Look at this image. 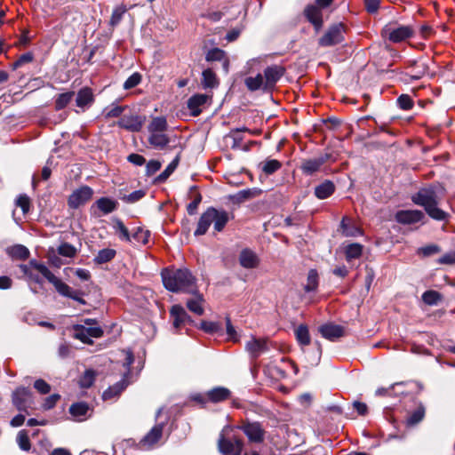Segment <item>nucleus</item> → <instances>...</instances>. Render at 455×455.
<instances>
[{
  "instance_id": "obj_33",
  "label": "nucleus",
  "mask_w": 455,
  "mask_h": 455,
  "mask_svg": "<svg viewBox=\"0 0 455 455\" xmlns=\"http://www.w3.org/2000/svg\"><path fill=\"white\" fill-rule=\"evenodd\" d=\"M244 84L251 92L262 90L265 92V79L263 75L258 74L255 76H248L244 79Z\"/></svg>"
},
{
  "instance_id": "obj_32",
  "label": "nucleus",
  "mask_w": 455,
  "mask_h": 455,
  "mask_svg": "<svg viewBox=\"0 0 455 455\" xmlns=\"http://www.w3.org/2000/svg\"><path fill=\"white\" fill-rule=\"evenodd\" d=\"M202 86L204 89H213L218 87L219 79L211 68L204 69L202 73Z\"/></svg>"
},
{
  "instance_id": "obj_12",
  "label": "nucleus",
  "mask_w": 455,
  "mask_h": 455,
  "mask_svg": "<svg viewBox=\"0 0 455 455\" xmlns=\"http://www.w3.org/2000/svg\"><path fill=\"white\" fill-rule=\"evenodd\" d=\"M245 350L253 359L258 358L261 354L269 350L268 340L251 337L245 344Z\"/></svg>"
},
{
  "instance_id": "obj_23",
  "label": "nucleus",
  "mask_w": 455,
  "mask_h": 455,
  "mask_svg": "<svg viewBox=\"0 0 455 455\" xmlns=\"http://www.w3.org/2000/svg\"><path fill=\"white\" fill-rule=\"evenodd\" d=\"M30 265L39 273H41L51 283H52L56 291L63 283V282L58 277H56L45 265L42 263H37L35 260H31Z\"/></svg>"
},
{
  "instance_id": "obj_18",
  "label": "nucleus",
  "mask_w": 455,
  "mask_h": 455,
  "mask_svg": "<svg viewBox=\"0 0 455 455\" xmlns=\"http://www.w3.org/2000/svg\"><path fill=\"white\" fill-rule=\"evenodd\" d=\"M212 208V224L214 231L216 232H221L225 228L227 223L231 219V215L223 209H216L214 207Z\"/></svg>"
},
{
  "instance_id": "obj_30",
  "label": "nucleus",
  "mask_w": 455,
  "mask_h": 455,
  "mask_svg": "<svg viewBox=\"0 0 455 455\" xmlns=\"http://www.w3.org/2000/svg\"><path fill=\"white\" fill-rule=\"evenodd\" d=\"M57 291L67 298L72 299L82 305H85L86 301L82 298V292L79 291H75L71 287H69L67 283L63 282V283L60 286Z\"/></svg>"
},
{
  "instance_id": "obj_21",
  "label": "nucleus",
  "mask_w": 455,
  "mask_h": 455,
  "mask_svg": "<svg viewBox=\"0 0 455 455\" xmlns=\"http://www.w3.org/2000/svg\"><path fill=\"white\" fill-rule=\"evenodd\" d=\"M212 220H213V218H212V208L209 207L200 216L198 223H197V227L194 232V235L196 236H198V235H203L206 234L210 226L212 224Z\"/></svg>"
},
{
  "instance_id": "obj_26",
  "label": "nucleus",
  "mask_w": 455,
  "mask_h": 455,
  "mask_svg": "<svg viewBox=\"0 0 455 455\" xmlns=\"http://www.w3.org/2000/svg\"><path fill=\"white\" fill-rule=\"evenodd\" d=\"M89 411H90V407L84 402H79V403H73L69 407V413L77 421L84 420L86 419Z\"/></svg>"
},
{
  "instance_id": "obj_6",
  "label": "nucleus",
  "mask_w": 455,
  "mask_h": 455,
  "mask_svg": "<svg viewBox=\"0 0 455 455\" xmlns=\"http://www.w3.org/2000/svg\"><path fill=\"white\" fill-rule=\"evenodd\" d=\"M344 33L345 27L342 23L334 24L319 39L318 44L323 47H330L340 44L344 40Z\"/></svg>"
},
{
  "instance_id": "obj_35",
  "label": "nucleus",
  "mask_w": 455,
  "mask_h": 455,
  "mask_svg": "<svg viewBox=\"0 0 455 455\" xmlns=\"http://www.w3.org/2000/svg\"><path fill=\"white\" fill-rule=\"evenodd\" d=\"M410 67L412 68V69L409 76L412 80L422 78L428 70V67L425 62H419L417 60L410 61Z\"/></svg>"
},
{
  "instance_id": "obj_24",
  "label": "nucleus",
  "mask_w": 455,
  "mask_h": 455,
  "mask_svg": "<svg viewBox=\"0 0 455 455\" xmlns=\"http://www.w3.org/2000/svg\"><path fill=\"white\" fill-rule=\"evenodd\" d=\"M305 16L311 22L316 30L323 26L322 12L318 6L314 4L307 6L304 11Z\"/></svg>"
},
{
  "instance_id": "obj_9",
  "label": "nucleus",
  "mask_w": 455,
  "mask_h": 455,
  "mask_svg": "<svg viewBox=\"0 0 455 455\" xmlns=\"http://www.w3.org/2000/svg\"><path fill=\"white\" fill-rule=\"evenodd\" d=\"M12 403L19 411H26L33 403L32 392L27 387H19L12 394Z\"/></svg>"
},
{
  "instance_id": "obj_63",
  "label": "nucleus",
  "mask_w": 455,
  "mask_h": 455,
  "mask_svg": "<svg viewBox=\"0 0 455 455\" xmlns=\"http://www.w3.org/2000/svg\"><path fill=\"white\" fill-rule=\"evenodd\" d=\"M397 104H398L399 108L403 110H410L413 107V101H412L411 98L407 94H402L397 99Z\"/></svg>"
},
{
  "instance_id": "obj_42",
  "label": "nucleus",
  "mask_w": 455,
  "mask_h": 455,
  "mask_svg": "<svg viewBox=\"0 0 455 455\" xmlns=\"http://www.w3.org/2000/svg\"><path fill=\"white\" fill-rule=\"evenodd\" d=\"M75 92H66L56 96L54 105L56 110L65 108L73 100Z\"/></svg>"
},
{
  "instance_id": "obj_2",
  "label": "nucleus",
  "mask_w": 455,
  "mask_h": 455,
  "mask_svg": "<svg viewBox=\"0 0 455 455\" xmlns=\"http://www.w3.org/2000/svg\"><path fill=\"white\" fill-rule=\"evenodd\" d=\"M161 276L164 287L170 291L192 292L194 290L195 277L187 268H165L162 271Z\"/></svg>"
},
{
  "instance_id": "obj_19",
  "label": "nucleus",
  "mask_w": 455,
  "mask_h": 455,
  "mask_svg": "<svg viewBox=\"0 0 455 455\" xmlns=\"http://www.w3.org/2000/svg\"><path fill=\"white\" fill-rule=\"evenodd\" d=\"M319 332L323 338L333 341L344 335V329L337 324L326 323L319 327Z\"/></svg>"
},
{
  "instance_id": "obj_51",
  "label": "nucleus",
  "mask_w": 455,
  "mask_h": 455,
  "mask_svg": "<svg viewBox=\"0 0 455 455\" xmlns=\"http://www.w3.org/2000/svg\"><path fill=\"white\" fill-rule=\"evenodd\" d=\"M73 329L75 331L74 335H73L75 339H79L82 342L86 343V344L92 343V340L90 339V337L88 336V334H86V332L84 331L85 330V326L81 325V324H76L73 326Z\"/></svg>"
},
{
  "instance_id": "obj_5",
  "label": "nucleus",
  "mask_w": 455,
  "mask_h": 455,
  "mask_svg": "<svg viewBox=\"0 0 455 455\" xmlns=\"http://www.w3.org/2000/svg\"><path fill=\"white\" fill-rule=\"evenodd\" d=\"M237 428L243 432L251 443H261L265 440L266 430L258 421H244Z\"/></svg>"
},
{
  "instance_id": "obj_61",
  "label": "nucleus",
  "mask_w": 455,
  "mask_h": 455,
  "mask_svg": "<svg viewBox=\"0 0 455 455\" xmlns=\"http://www.w3.org/2000/svg\"><path fill=\"white\" fill-rule=\"evenodd\" d=\"M202 202V196L200 193L196 192L194 195V198L191 203L188 204L187 207L188 213L189 215H194L196 213L198 205Z\"/></svg>"
},
{
  "instance_id": "obj_38",
  "label": "nucleus",
  "mask_w": 455,
  "mask_h": 455,
  "mask_svg": "<svg viewBox=\"0 0 455 455\" xmlns=\"http://www.w3.org/2000/svg\"><path fill=\"white\" fill-rule=\"evenodd\" d=\"M294 334L298 343L301 347H305L310 344L311 338L309 334L308 327L306 324H299L295 330Z\"/></svg>"
},
{
  "instance_id": "obj_60",
  "label": "nucleus",
  "mask_w": 455,
  "mask_h": 455,
  "mask_svg": "<svg viewBox=\"0 0 455 455\" xmlns=\"http://www.w3.org/2000/svg\"><path fill=\"white\" fill-rule=\"evenodd\" d=\"M16 205L20 207L23 214H27L30 208V199L27 195H20L16 199Z\"/></svg>"
},
{
  "instance_id": "obj_54",
  "label": "nucleus",
  "mask_w": 455,
  "mask_h": 455,
  "mask_svg": "<svg viewBox=\"0 0 455 455\" xmlns=\"http://www.w3.org/2000/svg\"><path fill=\"white\" fill-rule=\"evenodd\" d=\"M17 443L19 447L25 451H28L31 448L30 440L25 430H20L17 435Z\"/></svg>"
},
{
  "instance_id": "obj_55",
  "label": "nucleus",
  "mask_w": 455,
  "mask_h": 455,
  "mask_svg": "<svg viewBox=\"0 0 455 455\" xmlns=\"http://www.w3.org/2000/svg\"><path fill=\"white\" fill-rule=\"evenodd\" d=\"M180 157L176 156L165 168V170L157 177L158 181H164L174 172L179 164Z\"/></svg>"
},
{
  "instance_id": "obj_17",
  "label": "nucleus",
  "mask_w": 455,
  "mask_h": 455,
  "mask_svg": "<svg viewBox=\"0 0 455 455\" xmlns=\"http://www.w3.org/2000/svg\"><path fill=\"white\" fill-rule=\"evenodd\" d=\"M211 100L208 94H195L188 100V108L190 110L193 116H197L202 112V107L207 104Z\"/></svg>"
},
{
  "instance_id": "obj_1",
  "label": "nucleus",
  "mask_w": 455,
  "mask_h": 455,
  "mask_svg": "<svg viewBox=\"0 0 455 455\" xmlns=\"http://www.w3.org/2000/svg\"><path fill=\"white\" fill-rule=\"evenodd\" d=\"M443 188L439 185H430L419 189L411 196V201L422 206L426 212L434 220H443L447 213L437 207Z\"/></svg>"
},
{
  "instance_id": "obj_45",
  "label": "nucleus",
  "mask_w": 455,
  "mask_h": 455,
  "mask_svg": "<svg viewBox=\"0 0 455 455\" xmlns=\"http://www.w3.org/2000/svg\"><path fill=\"white\" fill-rule=\"evenodd\" d=\"M318 287V274L316 270L311 269L308 272L307 283L304 286L306 292L315 291Z\"/></svg>"
},
{
  "instance_id": "obj_27",
  "label": "nucleus",
  "mask_w": 455,
  "mask_h": 455,
  "mask_svg": "<svg viewBox=\"0 0 455 455\" xmlns=\"http://www.w3.org/2000/svg\"><path fill=\"white\" fill-rule=\"evenodd\" d=\"M335 191V185L331 180H325L315 188V196L318 199H326Z\"/></svg>"
},
{
  "instance_id": "obj_13",
  "label": "nucleus",
  "mask_w": 455,
  "mask_h": 455,
  "mask_svg": "<svg viewBox=\"0 0 455 455\" xmlns=\"http://www.w3.org/2000/svg\"><path fill=\"white\" fill-rule=\"evenodd\" d=\"M94 102V94L92 90L90 87H83L81 88L76 98V105L80 110H76V112H84L88 108H90Z\"/></svg>"
},
{
  "instance_id": "obj_52",
  "label": "nucleus",
  "mask_w": 455,
  "mask_h": 455,
  "mask_svg": "<svg viewBox=\"0 0 455 455\" xmlns=\"http://www.w3.org/2000/svg\"><path fill=\"white\" fill-rule=\"evenodd\" d=\"M73 329L75 331L74 335H73L75 339H79L82 342L86 343V344L92 343V340L90 339V337L88 336V334H86V332L84 331L85 330V326L81 325V324H76L73 326Z\"/></svg>"
},
{
  "instance_id": "obj_8",
  "label": "nucleus",
  "mask_w": 455,
  "mask_h": 455,
  "mask_svg": "<svg viewBox=\"0 0 455 455\" xmlns=\"http://www.w3.org/2000/svg\"><path fill=\"white\" fill-rule=\"evenodd\" d=\"M146 122V116L137 114H124L116 123L117 125L131 132H138Z\"/></svg>"
},
{
  "instance_id": "obj_40",
  "label": "nucleus",
  "mask_w": 455,
  "mask_h": 455,
  "mask_svg": "<svg viewBox=\"0 0 455 455\" xmlns=\"http://www.w3.org/2000/svg\"><path fill=\"white\" fill-rule=\"evenodd\" d=\"M113 228L121 241L132 242L131 234L121 220L116 219L114 220Z\"/></svg>"
},
{
  "instance_id": "obj_15",
  "label": "nucleus",
  "mask_w": 455,
  "mask_h": 455,
  "mask_svg": "<svg viewBox=\"0 0 455 455\" xmlns=\"http://www.w3.org/2000/svg\"><path fill=\"white\" fill-rule=\"evenodd\" d=\"M170 314L171 317L172 318L173 327L177 330L192 322L191 317L180 305L172 306Z\"/></svg>"
},
{
  "instance_id": "obj_57",
  "label": "nucleus",
  "mask_w": 455,
  "mask_h": 455,
  "mask_svg": "<svg viewBox=\"0 0 455 455\" xmlns=\"http://www.w3.org/2000/svg\"><path fill=\"white\" fill-rule=\"evenodd\" d=\"M124 108L125 107L113 104L106 108L103 111V114L106 118L118 117L122 115Z\"/></svg>"
},
{
  "instance_id": "obj_16",
  "label": "nucleus",
  "mask_w": 455,
  "mask_h": 455,
  "mask_svg": "<svg viewBox=\"0 0 455 455\" xmlns=\"http://www.w3.org/2000/svg\"><path fill=\"white\" fill-rule=\"evenodd\" d=\"M424 214L419 210H402L395 213V220L401 224H413L420 221Z\"/></svg>"
},
{
  "instance_id": "obj_25",
  "label": "nucleus",
  "mask_w": 455,
  "mask_h": 455,
  "mask_svg": "<svg viewBox=\"0 0 455 455\" xmlns=\"http://www.w3.org/2000/svg\"><path fill=\"white\" fill-rule=\"evenodd\" d=\"M426 414L425 406L419 403L411 411L407 413L405 423L407 427H414L423 420Z\"/></svg>"
},
{
  "instance_id": "obj_62",
  "label": "nucleus",
  "mask_w": 455,
  "mask_h": 455,
  "mask_svg": "<svg viewBox=\"0 0 455 455\" xmlns=\"http://www.w3.org/2000/svg\"><path fill=\"white\" fill-rule=\"evenodd\" d=\"M141 81V76L138 72L130 76L124 84V88L129 90L137 86Z\"/></svg>"
},
{
  "instance_id": "obj_64",
  "label": "nucleus",
  "mask_w": 455,
  "mask_h": 455,
  "mask_svg": "<svg viewBox=\"0 0 455 455\" xmlns=\"http://www.w3.org/2000/svg\"><path fill=\"white\" fill-rule=\"evenodd\" d=\"M145 196V192L141 189L133 191L130 193L129 195H126L123 197V200L129 204H133L135 202H138L141 198H143Z\"/></svg>"
},
{
  "instance_id": "obj_37",
  "label": "nucleus",
  "mask_w": 455,
  "mask_h": 455,
  "mask_svg": "<svg viewBox=\"0 0 455 455\" xmlns=\"http://www.w3.org/2000/svg\"><path fill=\"white\" fill-rule=\"evenodd\" d=\"M230 394L231 392L229 389L223 387H218L210 390L207 395L210 401L213 403H220L229 398Z\"/></svg>"
},
{
  "instance_id": "obj_3",
  "label": "nucleus",
  "mask_w": 455,
  "mask_h": 455,
  "mask_svg": "<svg viewBox=\"0 0 455 455\" xmlns=\"http://www.w3.org/2000/svg\"><path fill=\"white\" fill-rule=\"evenodd\" d=\"M230 431L231 429L226 427L220 434L218 440L219 451L226 455H241L243 443L240 438L229 435Z\"/></svg>"
},
{
  "instance_id": "obj_59",
  "label": "nucleus",
  "mask_w": 455,
  "mask_h": 455,
  "mask_svg": "<svg viewBox=\"0 0 455 455\" xmlns=\"http://www.w3.org/2000/svg\"><path fill=\"white\" fill-rule=\"evenodd\" d=\"M58 253L64 257L73 258L76 254V249L73 245L64 243L59 246Z\"/></svg>"
},
{
  "instance_id": "obj_47",
  "label": "nucleus",
  "mask_w": 455,
  "mask_h": 455,
  "mask_svg": "<svg viewBox=\"0 0 455 455\" xmlns=\"http://www.w3.org/2000/svg\"><path fill=\"white\" fill-rule=\"evenodd\" d=\"M127 8L124 4L116 6L112 12L109 24L112 27L117 26L123 19L124 14L127 12Z\"/></svg>"
},
{
  "instance_id": "obj_46",
  "label": "nucleus",
  "mask_w": 455,
  "mask_h": 455,
  "mask_svg": "<svg viewBox=\"0 0 455 455\" xmlns=\"http://www.w3.org/2000/svg\"><path fill=\"white\" fill-rule=\"evenodd\" d=\"M422 300L429 306L437 305L442 300V295L434 290H429L422 294Z\"/></svg>"
},
{
  "instance_id": "obj_58",
  "label": "nucleus",
  "mask_w": 455,
  "mask_h": 455,
  "mask_svg": "<svg viewBox=\"0 0 455 455\" xmlns=\"http://www.w3.org/2000/svg\"><path fill=\"white\" fill-rule=\"evenodd\" d=\"M95 379V373L92 370H86L80 379V386L84 388L90 387Z\"/></svg>"
},
{
  "instance_id": "obj_53",
  "label": "nucleus",
  "mask_w": 455,
  "mask_h": 455,
  "mask_svg": "<svg viewBox=\"0 0 455 455\" xmlns=\"http://www.w3.org/2000/svg\"><path fill=\"white\" fill-rule=\"evenodd\" d=\"M262 164V171L267 175L273 174L282 166L281 163L275 159L267 160Z\"/></svg>"
},
{
  "instance_id": "obj_14",
  "label": "nucleus",
  "mask_w": 455,
  "mask_h": 455,
  "mask_svg": "<svg viewBox=\"0 0 455 455\" xmlns=\"http://www.w3.org/2000/svg\"><path fill=\"white\" fill-rule=\"evenodd\" d=\"M164 423L156 425L140 442L141 449H151L162 437Z\"/></svg>"
},
{
  "instance_id": "obj_39",
  "label": "nucleus",
  "mask_w": 455,
  "mask_h": 455,
  "mask_svg": "<svg viewBox=\"0 0 455 455\" xmlns=\"http://www.w3.org/2000/svg\"><path fill=\"white\" fill-rule=\"evenodd\" d=\"M127 387L126 380L124 379L119 382L116 383L112 387H109L102 394L103 400L112 399L121 394V392Z\"/></svg>"
},
{
  "instance_id": "obj_7",
  "label": "nucleus",
  "mask_w": 455,
  "mask_h": 455,
  "mask_svg": "<svg viewBox=\"0 0 455 455\" xmlns=\"http://www.w3.org/2000/svg\"><path fill=\"white\" fill-rule=\"evenodd\" d=\"M93 196V190L89 186H82L73 191L68 196V205L71 209H77L89 202Z\"/></svg>"
},
{
  "instance_id": "obj_29",
  "label": "nucleus",
  "mask_w": 455,
  "mask_h": 455,
  "mask_svg": "<svg viewBox=\"0 0 455 455\" xmlns=\"http://www.w3.org/2000/svg\"><path fill=\"white\" fill-rule=\"evenodd\" d=\"M261 189L259 188H247L237 192L235 195L232 196V200L234 203L241 204L249 199L255 198L261 194Z\"/></svg>"
},
{
  "instance_id": "obj_36",
  "label": "nucleus",
  "mask_w": 455,
  "mask_h": 455,
  "mask_svg": "<svg viewBox=\"0 0 455 455\" xmlns=\"http://www.w3.org/2000/svg\"><path fill=\"white\" fill-rule=\"evenodd\" d=\"M363 246L358 243H352L345 247L344 252L346 260L351 262L353 259H359L363 254Z\"/></svg>"
},
{
  "instance_id": "obj_31",
  "label": "nucleus",
  "mask_w": 455,
  "mask_h": 455,
  "mask_svg": "<svg viewBox=\"0 0 455 455\" xmlns=\"http://www.w3.org/2000/svg\"><path fill=\"white\" fill-rule=\"evenodd\" d=\"M95 205L104 215H106L116 211L118 203L109 197H100L95 202Z\"/></svg>"
},
{
  "instance_id": "obj_10",
  "label": "nucleus",
  "mask_w": 455,
  "mask_h": 455,
  "mask_svg": "<svg viewBox=\"0 0 455 455\" xmlns=\"http://www.w3.org/2000/svg\"><path fill=\"white\" fill-rule=\"evenodd\" d=\"M283 74L284 68L281 66L273 65L267 67L264 70L263 75L265 79V92H270Z\"/></svg>"
},
{
  "instance_id": "obj_41",
  "label": "nucleus",
  "mask_w": 455,
  "mask_h": 455,
  "mask_svg": "<svg viewBox=\"0 0 455 455\" xmlns=\"http://www.w3.org/2000/svg\"><path fill=\"white\" fill-rule=\"evenodd\" d=\"M168 124L166 118L164 116H156L152 119L148 126L149 133L165 132L167 130Z\"/></svg>"
},
{
  "instance_id": "obj_49",
  "label": "nucleus",
  "mask_w": 455,
  "mask_h": 455,
  "mask_svg": "<svg viewBox=\"0 0 455 455\" xmlns=\"http://www.w3.org/2000/svg\"><path fill=\"white\" fill-rule=\"evenodd\" d=\"M116 251L113 249H102L95 257V261L99 264H103L110 261L116 256Z\"/></svg>"
},
{
  "instance_id": "obj_34",
  "label": "nucleus",
  "mask_w": 455,
  "mask_h": 455,
  "mask_svg": "<svg viewBox=\"0 0 455 455\" xmlns=\"http://www.w3.org/2000/svg\"><path fill=\"white\" fill-rule=\"evenodd\" d=\"M7 254L14 259L25 260L29 257L28 249L21 244H16L6 249Z\"/></svg>"
},
{
  "instance_id": "obj_20",
  "label": "nucleus",
  "mask_w": 455,
  "mask_h": 455,
  "mask_svg": "<svg viewBox=\"0 0 455 455\" xmlns=\"http://www.w3.org/2000/svg\"><path fill=\"white\" fill-rule=\"evenodd\" d=\"M239 263L244 268H255L259 264L257 254L250 249H243L239 254Z\"/></svg>"
},
{
  "instance_id": "obj_28",
  "label": "nucleus",
  "mask_w": 455,
  "mask_h": 455,
  "mask_svg": "<svg viewBox=\"0 0 455 455\" xmlns=\"http://www.w3.org/2000/svg\"><path fill=\"white\" fill-rule=\"evenodd\" d=\"M149 134L148 142L155 148L163 149L171 141L170 138L164 133V132H153Z\"/></svg>"
},
{
  "instance_id": "obj_43",
  "label": "nucleus",
  "mask_w": 455,
  "mask_h": 455,
  "mask_svg": "<svg viewBox=\"0 0 455 455\" xmlns=\"http://www.w3.org/2000/svg\"><path fill=\"white\" fill-rule=\"evenodd\" d=\"M226 140H230V147L232 149H240L242 148V141L243 138L237 134V130H231L230 132L226 135ZM243 150H249L248 147L243 148Z\"/></svg>"
},
{
  "instance_id": "obj_48",
  "label": "nucleus",
  "mask_w": 455,
  "mask_h": 455,
  "mask_svg": "<svg viewBox=\"0 0 455 455\" xmlns=\"http://www.w3.org/2000/svg\"><path fill=\"white\" fill-rule=\"evenodd\" d=\"M131 236L132 239H133L135 242L141 244H146L148 242L150 233L148 230H146L141 227H138Z\"/></svg>"
},
{
  "instance_id": "obj_4",
  "label": "nucleus",
  "mask_w": 455,
  "mask_h": 455,
  "mask_svg": "<svg viewBox=\"0 0 455 455\" xmlns=\"http://www.w3.org/2000/svg\"><path fill=\"white\" fill-rule=\"evenodd\" d=\"M414 31L411 26H396L395 24H387L381 30V36L392 43H401L411 38Z\"/></svg>"
},
{
  "instance_id": "obj_50",
  "label": "nucleus",
  "mask_w": 455,
  "mask_h": 455,
  "mask_svg": "<svg viewBox=\"0 0 455 455\" xmlns=\"http://www.w3.org/2000/svg\"><path fill=\"white\" fill-rule=\"evenodd\" d=\"M340 228L342 229V233L345 236H356L361 235V231L358 228L350 226L347 219L343 218Z\"/></svg>"
},
{
  "instance_id": "obj_56",
  "label": "nucleus",
  "mask_w": 455,
  "mask_h": 455,
  "mask_svg": "<svg viewBox=\"0 0 455 455\" xmlns=\"http://www.w3.org/2000/svg\"><path fill=\"white\" fill-rule=\"evenodd\" d=\"M201 329L207 333L214 334L222 330L221 324L217 322L202 321Z\"/></svg>"
},
{
  "instance_id": "obj_22",
  "label": "nucleus",
  "mask_w": 455,
  "mask_h": 455,
  "mask_svg": "<svg viewBox=\"0 0 455 455\" xmlns=\"http://www.w3.org/2000/svg\"><path fill=\"white\" fill-rule=\"evenodd\" d=\"M205 59L207 61H221L222 68L225 73L228 72L229 60L226 52L220 48H213L206 53Z\"/></svg>"
},
{
  "instance_id": "obj_11",
  "label": "nucleus",
  "mask_w": 455,
  "mask_h": 455,
  "mask_svg": "<svg viewBox=\"0 0 455 455\" xmlns=\"http://www.w3.org/2000/svg\"><path fill=\"white\" fill-rule=\"evenodd\" d=\"M330 155L324 154L315 158L305 159L301 163L300 169L304 174L313 175L321 170V167L328 161Z\"/></svg>"
},
{
  "instance_id": "obj_44",
  "label": "nucleus",
  "mask_w": 455,
  "mask_h": 455,
  "mask_svg": "<svg viewBox=\"0 0 455 455\" xmlns=\"http://www.w3.org/2000/svg\"><path fill=\"white\" fill-rule=\"evenodd\" d=\"M203 300L204 299L201 295H196L195 298L187 301V307L191 312L197 315H201L204 314V308L202 307Z\"/></svg>"
}]
</instances>
